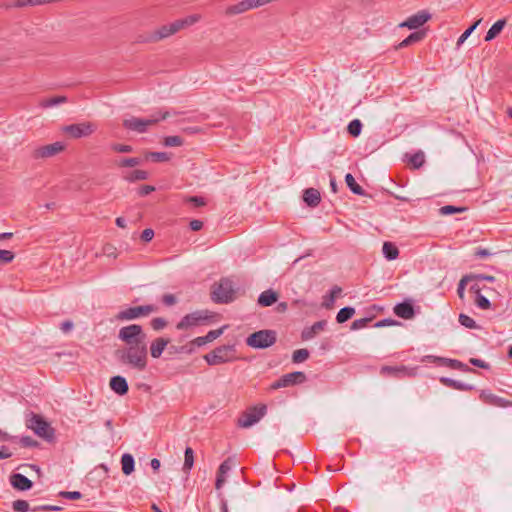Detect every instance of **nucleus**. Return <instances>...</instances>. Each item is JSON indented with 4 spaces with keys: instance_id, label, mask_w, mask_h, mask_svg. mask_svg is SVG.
<instances>
[{
    "instance_id": "f257e3e1",
    "label": "nucleus",
    "mask_w": 512,
    "mask_h": 512,
    "mask_svg": "<svg viewBox=\"0 0 512 512\" xmlns=\"http://www.w3.org/2000/svg\"><path fill=\"white\" fill-rule=\"evenodd\" d=\"M118 339L125 347L117 349V360L137 371H144L148 363L147 335L141 325L131 324L122 327L118 332Z\"/></svg>"
},
{
    "instance_id": "f03ea898",
    "label": "nucleus",
    "mask_w": 512,
    "mask_h": 512,
    "mask_svg": "<svg viewBox=\"0 0 512 512\" xmlns=\"http://www.w3.org/2000/svg\"><path fill=\"white\" fill-rule=\"evenodd\" d=\"M200 20V16L197 14L189 15L183 19L175 20L174 22L170 24L163 25L159 27L158 29L139 35L137 38V42L139 43H155L160 40L166 39L181 29H184L186 27H189L195 23H197Z\"/></svg>"
},
{
    "instance_id": "7ed1b4c3",
    "label": "nucleus",
    "mask_w": 512,
    "mask_h": 512,
    "mask_svg": "<svg viewBox=\"0 0 512 512\" xmlns=\"http://www.w3.org/2000/svg\"><path fill=\"white\" fill-rule=\"evenodd\" d=\"M157 311H158V307L153 304L127 307L125 309L120 310L115 315V320L120 321V322L135 320V319H138L141 317H147L150 314L157 312Z\"/></svg>"
},
{
    "instance_id": "20e7f679",
    "label": "nucleus",
    "mask_w": 512,
    "mask_h": 512,
    "mask_svg": "<svg viewBox=\"0 0 512 512\" xmlns=\"http://www.w3.org/2000/svg\"><path fill=\"white\" fill-rule=\"evenodd\" d=\"M234 294L233 282L228 278H222L213 285L211 298L215 303H229L233 301Z\"/></svg>"
},
{
    "instance_id": "39448f33",
    "label": "nucleus",
    "mask_w": 512,
    "mask_h": 512,
    "mask_svg": "<svg viewBox=\"0 0 512 512\" xmlns=\"http://www.w3.org/2000/svg\"><path fill=\"white\" fill-rule=\"evenodd\" d=\"M277 334L274 330H259L246 339V344L255 349H266L276 343Z\"/></svg>"
},
{
    "instance_id": "423d86ee",
    "label": "nucleus",
    "mask_w": 512,
    "mask_h": 512,
    "mask_svg": "<svg viewBox=\"0 0 512 512\" xmlns=\"http://www.w3.org/2000/svg\"><path fill=\"white\" fill-rule=\"evenodd\" d=\"M208 365H219L236 359L234 345H222L204 356Z\"/></svg>"
},
{
    "instance_id": "0eeeda50",
    "label": "nucleus",
    "mask_w": 512,
    "mask_h": 512,
    "mask_svg": "<svg viewBox=\"0 0 512 512\" xmlns=\"http://www.w3.org/2000/svg\"><path fill=\"white\" fill-rule=\"evenodd\" d=\"M170 115L169 112H164L158 117H152L150 119H141L131 117L123 120V127L138 133H145L150 126L157 124L160 120H165Z\"/></svg>"
},
{
    "instance_id": "6e6552de",
    "label": "nucleus",
    "mask_w": 512,
    "mask_h": 512,
    "mask_svg": "<svg viewBox=\"0 0 512 512\" xmlns=\"http://www.w3.org/2000/svg\"><path fill=\"white\" fill-rule=\"evenodd\" d=\"M26 425L39 437L46 440H52L54 438V429L42 416L38 414L31 413L30 417L27 419Z\"/></svg>"
},
{
    "instance_id": "1a4fd4ad",
    "label": "nucleus",
    "mask_w": 512,
    "mask_h": 512,
    "mask_svg": "<svg viewBox=\"0 0 512 512\" xmlns=\"http://www.w3.org/2000/svg\"><path fill=\"white\" fill-rule=\"evenodd\" d=\"M266 411L267 406L265 404H259L247 408L238 419V426L242 428L251 427L266 414Z\"/></svg>"
},
{
    "instance_id": "9d476101",
    "label": "nucleus",
    "mask_w": 512,
    "mask_h": 512,
    "mask_svg": "<svg viewBox=\"0 0 512 512\" xmlns=\"http://www.w3.org/2000/svg\"><path fill=\"white\" fill-rule=\"evenodd\" d=\"M96 125L92 122H81L62 127V132L73 139L88 137L96 131Z\"/></svg>"
},
{
    "instance_id": "9b49d317",
    "label": "nucleus",
    "mask_w": 512,
    "mask_h": 512,
    "mask_svg": "<svg viewBox=\"0 0 512 512\" xmlns=\"http://www.w3.org/2000/svg\"><path fill=\"white\" fill-rule=\"evenodd\" d=\"M212 315L209 314L207 310H197L190 314L185 315L176 325L178 330H186L193 326H198L203 324L205 321L209 320Z\"/></svg>"
},
{
    "instance_id": "f8f14e48",
    "label": "nucleus",
    "mask_w": 512,
    "mask_h": 512,
    "mask_svg": "<svg viewBox=\"0 0 512 512\" xmlns=\"http://www.w3.org/2000/svg\"><path fill=\"white\" fill-rule=\"evenodd\" d=\"M271 0H243L226 8L225 14L228 16L244 13L248 10L258 8L269 3Z\"/></svg>"
},
{
    "instance_id": "ddd939ff",
    "label": "nucleus",
    "mask_w": 512,
    "mask_h": 512,
    "mask_svg": "<svg viewBox=\"0 0 512 512\" xmlns=\"http://www.w3.org/2000/svg\"><path fill=\"white\" fill-rule=\"evenodd\" d=\"M64 149H65V145L62 142L58 141V142H54L52 144H48V145H44V146L35 148L31 152V157L34 160L49 158V157H53V156L61 153L62 151H64Z\"/></svg>"
},
{
    "instance_id": "4468645a",
    "label": "nucleus",
    "mask_w": 512,
    "mask_h": 512,
    "mask_svg": "<svg viewBox=\"0 0 512 512\" xmlns=\"http://www.w3.org/2000/svg\"><path fill=\"white\" fill-rule=\"evenodd\" d=\"M305 373L295 371L281 376L278 380L271 384V389L276 390L282 387H289L296 384H302L306 381Z\"/></svg>"
},
{
    "instance_id": "2eb2a0df",
    "label": "nucleus",
    "mask_w": 512,
    "mask_h": 512,
    "mask_svg": "<svg viewBox=\"0 0 512 512\" xmlns=\"http://www.w3.org/2000/svg\"><path fill=\"white\" fill-rule=\"evenodd\" d=\"M380 374L383 376H390L394 378H405V377H415L416 376V368H409L404 365L400 366H382L380 369Z\"/></svg>"
},
{
    "instance_id": "dca6fc26",
    "label": "nucleus",
    "mask_w": 512,
    "mask_h": 512,
    "mask_svg": "<svg viewBox=\"0 0 512 512\" xmlns=\"http://www.w3.org/2000/svg\"><path fill=\"white\" fill-rule=\"evenodd\" d=\"M431 19V14L425 10L419 11L418 13L408 17L404 22L399 24V27L418 29L423 26L427 21Z\"/></svg>"
},
{
    "instance_id": "f3484780",
    "label": "nucleus",
    "mask_w": 512,
    "mask_h": 512,
    "mask_svg": "<svg viewBox=\"0 0 512 512\" xmlns=\"http://www.w3.org/2000/svg\"><path fill=\"white\" fill-rule=\"evenodd\" d=\"M479 398L485 404L507 408L512 406V401L493 394L490 390H481Z\"/></svg>"
},
{
    "instance_id": "a211bd4d",
    "label": "nucleus",
    "mask_w": 512,
    "mask_h": 512,
    "mask_svg": "<svg viewBox=\"0 0 512 512\" xmlns=\"http://www.w3.org/2000/svg\"><path fill=\"white\" fill-rule=\"evenodd\" d=\"M393 310L398 317L405 320L412 319L415 316L414 306L409 300L396 304Z\"/></svg>"
},
{
    "instance_id": "6ab92c4d",
    "label": "nucleus",
    "mask_w": 512,
    "mask_h": 512,
    "mask_svg": "<svg viewBox=\"0 0 512 512\" xmlns=\"http://www.w3.org/2000/svg\"><path fill=\"white\" fill-rule=\"evenodd\" d=\"M10 483L13 486V488L19 491L29 490L33 485V482L30 479H28L25 475L20 473H15L11 475Z\"/></svg>"
},
{
    "instance_id": "aec40b11",
    "label": "nucleus",
    "mask_w": 512,
    "mask_h": 512,
    "mask_svg": "<svg viewBox=\"0 0 512 512\" xmlns=\"http://www.w3.org/2000/svg\"><path fill=\"white\" fill-rule=\"evenodd\" d=\"M327 326L326 320L315 322L312 326L306 327L301 333V338L304 341L314 338L319 332L323 331Z\"/></svg>"
},
{
    "instance_id": "412c9836",
    "label": "nucleus",
    "mask_w": 512,
    "mask_h": 512,
    "mask_svg": "<svg viewBox=\"0 0 512 512\" xmlns=\"http://www.w3.org/2000/svg\"><path fill=\"white\" fill-rule=\"evenodd\" d=\"M110 388L118 395L123 396L127 394L129 387L126 379L122 376H113L110 379Z\"/></svg>"
},
{
    "instance_id": "4be33fe9",
    "label": "nucleus",
    "mask_w": 512,
    "mask_h": 512,
    "mask_svg": "<svg viewBox=\"0 0 512 512\" xmlns=\"http://www.w3.org/2000/svg\"><path fill=\"white\" fill-rule=\"evenodd\" d=\"M169 342L170 340L168 338L158 337L154 339L150 344V354L152 358H159Z\"/></svg>"
},
{
    "instance_id": "5701e85b",
    "label": "nucleus",
    "mask_w": 512,
    "mask_h": 512,
    "mask_svg": "<svg viewBox=\"0 0 512 512\" xmlns=\"http://www.w3.org/2000/svg\"><path fill=\"white\" fill-rule=\"evenodd\" d=\"M303 200L309 207H317L321 201L320 192L315 188H307L303 192Z\"/></svg>"
},
{
    "instance_id": "b1692460",
    "label": "nucleus",
    "mask_w": 512,
    "mask_h": 512,
    "mask_svg": "<svg viewBox=\"0 0 512 512\" xmlns=\"http://www.w3.org/2000/svg\"><path fill=\"white\" fill-rule=\"evenodd\" d=\"M438 360L441 363V365L447 366L451 369L459 370L462 372H469V373L476 372L473 368L469 367L468 365L462 363L461 361H459L457 359L445 358V359H438Z\"/></svg>"
},
{
    "instance_id": "393cba45",
    "label": "nucleus",
    "mask_w": 512,
    "mask_h": 512,
    "mask_svg": "<svg viewBox=\"0 0 512 512\" xmlns=\"http://www.w3.org/2000/svg\"><path fill=\"white\" fill-rule=\"evenodd\" d=\"M278 300V293L272 289L263 291L258 297V304L262 307H268L276 303Z\"/></svg>"
},
{
    "instance_id": "a878e982",
    "label": "nucleus",
    "mask_w": 512,
    "mask_h": 512,
    "mask_svg": "<svg viewBox=\"0 0 512 512\" xmlns=\"http://www.w3.org/2000/svg\"><path fill=\"white\" fill-rule=\"evenodd\" d=\"M440 382L452 389L459 390V391H471L474 389L473 385L462 383L460 381L448 378V377H441Z\"/></svg>"
},
{
    "instance_id": "bb28decb",
    "label": "nucleus",
    "mask_w": 512,
    "mask_h": 512,
    "mask_svg": "<svg viewBox=\"0 0 512 512\" xmlns=\"http://www.w3.org/2000/svg\"><path fill=\"white\" fill-rule=\"evenodd\" d=\"M507 24V21L506 19H500L498 21H496L491 27L490 29L487 31L486 35H485V38L484 40L486 42H490L492 41L493 39H495L501 32L502 30L504 29V27L506 26Z\"/></svg>"
},
{
    "instance_id": "cd10ccee",
    "label": "nucleus",
    "mask_w": 512,
    "mask_h": 512,
    "mask_svg": "<svg viewBox=\"0 0 512 512\" xmlns=\"http://www.w3.org/2000/svg\"><path fill=\"white\" fill-rule=\"evenodd\" d=\"M341 287L335 285L330 290L329 294L323 297L322 306L326 309H331L334 306L336 298L341 294Z\"/></svg>"
},
{
    "instance_id": "c85d7f7f",
    "label": "nucleus",
    "mask_w": 512,
    "mask_h": 512,
    "mask_svg": "<svg viewBox=\"0 0 512 512\" xmlns=\"http://www.w3.org/2000/svg\"><path fill=\"white\" fill-rule=\"evenodd\" d=\"M425 36L423 31H416L411 33L408 37L402 40L397 46L396 49H401L412 45L413 43L421 41Z\"/></svg>"
},
{
    "instance_id": "c756f323",
    "label": "nucleus",
    "mask_w": 512,
    "mask_h": 512,
    "mask_svg": "<svg viewBox=\"0 0 512 512\" xmlns=\"http://www.w3.org/2000/svg\"><path fill=\"white\" fill-rule=\"evenodd\" d=\"M121 465H122V472L127 476L130 475L134 471V468H135L134 457L129 453L123 454L121 457Z\"/></svg>"
},
{
    "instance_id": "7c9ffc66",
    "label": "nucleus",
    "mask_w": 512,
    "mask_h": 512,
    "mask_svg": "<svg viewBox=\"0 0 512 512\" xmlns=\"http://www.w3.org/2000/svg\"><path fill=\"white\" fill-rule=\"evenodd\" d=\"M67 101H68V99H67L66 96L58 95V96H54V97H51V98L42 99L39 102V106L41 108L46 109V108H51V107L56 106V105L64 104Z\"/></svg>"
},
{
    "instance_id": "2f4dec72",
    "label": "nucleus",
    "mask_w": 512,
    "mask_h": 512,
    "mask_svg": "<svg viewBox=\"0 0 512 512\" xmlns=\"http://www.w3.org/2000/svg\"><path fill=\"white\" fill-rule=\"evenodd\" d=\"M382 252L384 257L389 261L395 260L399 255L397 246L392 242H384Z\"/></svg>"
},
{
    "instance_id": "473e14b6",
    "label": "nucleus",
    "mask_w": 512,
    "mask_h": 512,
    "mask_svg": "<svg viewBox=\"0 0 512 512\" xmlns=\"http://www.w3.org/2000/svg\"><path fill=\"white\" fill-rule=\"evenodd\" d=\"M345 182L349 189L356 195H365L364 189L356 182L352 174L348 173L345 176Z\"/></svg>"
},
{
    "instance_id": "72a5a7b5",
    "label": "nucleus",
    "mask_w": 512,
    "mask_h": 512,
    "mask_svg": "<svg viewBox=\"0 0 512 512\" xmlns=\"http://www.w3.org/2000/svg\"><path fill=\"white\" fill-rule=\"evenodd\" d=\"M149 174L144 170H133L124 176V179L128 182H136L141 180H146Z\"/></svg>"
},
{
    "instance_id": "f704fd0d",
    "label": "nucleus",
    "mask_w": 512,
    "mask_h": 512,
    "mask_svg": "<svg viewBox=\"0 0 512 512\" xmlns=\"http://www.w3.org/2000/svg\"><path fill=\"white\" fill-rule=\"evenodd\" d=\"M355 314V309L353 307H344L341 308L336 316V321L338 323H344L348 321Z\"/></svg>"
},
{
    "instance_id": "c9c22d12",
    "label": "nucleus",
    "mask_w": 512,
    "mask_h": 512,
    "mask_svg": "<svg viewBox=\"0 0 512 512\" xmlns=\"http://www.w3.org/2000/svg\"><path fill=\"white\" fill-rule=\"evenodd\" d=\"M194 465V451L191 447H186L184 452L183 471L189 472Z\"/></svg>"
},
{
    "instance_id": "e433bc0d",
    "label": "nucleus",
    "mask_w": 512,
    "mask_h": 512,
    "mask_svg": "<svg viewBox=\"0 0 512 512\" xmlns=\"http://www.w3.org/2000/svg\"><path fill=\"white\" fill-rule=\"evenodd\" d=\"M146 159L153 162H167L171 159V156L167 152H149L146 155Z\"/></svg>"
},
{
    "instance_id": "4c0bfd02",
    "label": "nucleus",
    "mask_w": 512,
    "mask_h": 512,
    "mask_svg": "<svg viewBox=\"0 0 512 512\" xmlns=\"http://www.w3.org/2000/svg\"><path fill=\"white\" fill-rule=\"evenodd\" d=\"M424 162H425V156L422 151H418V152L414 153L409 158V163L413 166V168H416V169L423 166Z\"/></svg>"
},
{
    "instance_id": "58836bf2",
    "label": "nucleus",
    "mask_w": 512,
    "mask_h": 512,
    "mask_svg": "<svg viewBox=\"0 0 512 512\" xmlns=\"http://www.w3.org/2000/svg\"><path fill=\"white\" fill-rule=\"evenodd\" d=\"M184 143V140L182 137L180 136H177V135H173V136H166L164 139H163V144L166 146V147H179V146H182Z\"/></svg>"
},
{
    "instance_id": "ea45409f",
    "label": "nucleus",
    "mask_w": 512,
    "mask_h": 512,
    "mask_svg": "<svg viewBox=\"0 0 512 512\" xmlns=\"http://www.w3.org/2000/svg\"><path fill=\"white\" fill-rule=\"evenodd\" d=\"M474 280V276L473 274H470V275H465L461 278V280L459 281L458 283V287H457V294L459 296L460 299H463L464 298V291H465V286L470 282Z\"/></svg>"
},
{
    "instance_id": "a19ab883",
    "label": "nucleus",
    "mask_w": 512,
    "mask_h": 512,
    "mask_svg": "<svg viewBox=\"0 0 512 512\" xmlns=\"http://www.w3.org/2000/svg\"><path fill=\"white\" fill-rule=\"evenodd\" d=\"M347 130H348L349 134L352 135L353 137L359 136L361 133V130H362L361 121L359 119L352 120L348 124Z\"/></svg>"
},
{
    "instance_id": "79ce46f5",
    "label": "nucleus",
    "mask_w": 512,
    "mask_h": 512,
    "mask_svg": "<svg viewBox=\"0 0 512 512\" xmlns=\"http://www.w3.org/2000/svg\"><path fill=\"white\" fill-rule=\"evenodd\" d=\"M309 358V351L305 348L295 350L292 354V361L294 363H302Z\"/></svg>"
},
{
    "instance_id": "37998d69",
    "label": "nucleus",
    "mask_w": 512,
    "mask_h": 512,
    "mask_svg": "<svg viewBox=\"0 0 512 512\" xmlns=\"http://www.w3.org/2000/svg\"><path fill=\"white\" fill-rule=\"evenodd\" d=\"M482 19H478L475 21L469 28H467L461 36L457 40V46L462 45L465 40L471 35V33L477 28V26L481 23Z\"/></svg>"
},
{
    "instance_id": "c03bdc74",
    "label": "nucleus",
    "mask_w": 512,
    "mask_h": 512,
    "mask_svg": "<svg viewBox=\"0 0 512 512\" xmlns=\"http://www.w3.org/2000/svg\"><path fill=\"white\" fill-rule=\"evenodd\" d=\"M459 323L469 329H478L479 326L476 324L474 319H472L470 316L461 313L459 315Z\"/></svg>"
},
{
    "instance_id": "a18cd8bd",
    "label": "nucleus",
    "mask_w": 512,
    "mask_h": 512,
    "mask_svg": "<svg viewBox=\"0 0 512 512\" xmlns=\"http://www.w3.org/2000/svg\"><path fill=\"white\" fill-rule=\"evenodd\" d=\"M142 163V159L138 157H132V158H123L119 162H117V165L119 167H135Z\"/></svg>"
},
{
    "instance_id": "49530a36",
    "label": "nucleus",
    "mask_w": 512,
    "mask_h": 512,
    "mask_svg": "<svg viewBox=\"0 0 512 512\" xmlns=\"http://www.w3.org/2000/svg\"><path fill=\"white\" fill-rule=\"evenodd\" d=\"M15 512H28L31 511L29 503L26 500H15L12 504Z\"/></svg>"
},
{
    "instance_id": "de8ad7c7",
    "label": "nucleus",
    "mask_w": 512,
    "mask_h": 512,
    "mask_svg": "<svg viewBox=\"0 0 512 512\" xmlns=\"http://www.w3.org/2000/svg\"><path fill=\"white\" fill-rule=\"evenodd\" d=\"M474 302L476 306L482 310H487L491 307V302L489 301V299H487L482 294H478L477 296H475Z\"/></svg>"
},
{
    "instance_id": "09e8293b",
    "label": "nucleus",
    "mask_w": 512,
    "mask_h": 512,
    "mask_svg": "<svg viewBox=\"0 0 512 512\" xmlns=\"http://www.w3.org/2000/svg\"><path fill=\"white\" fill-rule=\"evenodd\" d=\"M186 203H190L193 207H202L206 205V201L201 196H188L184 199Z\"/></svg>"
},
{
    "instance_id": "8fccbe9b",
    "label": "nucleus",
    "mask_w": 512,
    "mask_h": 512,
    "mask_svg": "<svg viewBox=\"0 0 512 512\" xmlns=\"http://www.w3.org/2000/svg\"><path fill=\"white\" fill-rule=\"evenodd\" d=\"M466 208L456 207L453 205H445L440 208V213L442 215H450L453 213L463 212Z\"/></svg>"
},
{
    "instance_id": "3c124183",
    "label": "nucleus",
    "mask_w": 512,
    "mask_h": 512,
    "mask_svg": "<svg viewBox=\"0 0 512 512\" xmlns=\"http://www.w3.org/2000/svg\"><path fill=\"white\" fill-rule=\"evenodd\" d=\"M150 325L155 331H159L167 326V321L162 317H157L151 320Z\"/></svg>"
},
{
    "instance_id": "603ef678",
    "label": "nucleus",
    "mask_w": 512,
    "mask_h": 512,
    "mask_svg": "<svg viewBox=\"0 0 512 512\" xmlns=\"http://www.w3.org/2000/svg\"><path fill=\"white\" fill-rule=\"evenodd\" d=\"M372 320V318H361V319H356L352 322L351 324V329L352 330H358V329H362L364 327L367 326V324Z\"/></svg>"
},
{
    "instance_id": "864d4df0",
    "label": "nucleus",
    "mask_w": 512,
    "mask_h": 512,
    "mask_svg": "<svg viewBox=\"0 0 512 512\" xmlns=\"http://www.w3.org/2000/svg\"><path fill=\"white\" fill-rule=\"evenodd\" d=\"M111 149L118 153H130L133 151L132 146L126 144L114 143L111 145Z\"/></svg>"
},
{
    "instance_id": "5fc2aeb1",
    "label": "nucleus",
    "mask_w": 512,
    "mask_h": 512,
    "mask_svg": "<svg viewBox=\"0 0 512 512\" xmlns=\"http://www.w3.org/2000/svg\"><path fill=\"white\" fill-rule=\"evenodd\" d=\"M15 255L9 250H0V262L7 264L13 261Z\"/></svg>"
},
{
    "instance_id": "6e6d98bb",
    "label": "nucleus",
    "mask_w": 512,
    "mask_h": 512,
    "mask_svg": "<svg viewBox=\"0 0 512 512\" xmlns=\"http://www.w3.org/2000/svg\"><path fill=\"white\" fill-rule=\"evenodd\" d=\"M59 496L69 500H78L82 494L79 491H61Z\"/></svg>"
},
{
    "instance_id": "4d7b16f0",
    "label": "nucleus",
    "mask_w": 512,
    "mask_h": 512,
    "mask_svg": "<svg viewBox=\"0 0 512 512\" xmlns=\"http://www.w3.org/2000/svg\"><path fill=\"white\" fill-rule=\"evenodd\" d=\"M62 508L57 505H40L33 507L31 512H39V511H60Z\"/></svg>"
},
{
    "instance_id": "13d9d810",
    "label": "nucleus",
    "mask_w": 512,
    "mask_h": 512,
    "mask_svg": "<svg viewBox=\"0 0 512 512\" xmlns=\"http://www.w3.org/2000/svg\"><path fill=\"white\" fill-rule=\"evenodd\" d=\"M223 333V328H220V329H216V330H211L209 331L205 336V340L207 343L209 342H212L214 341L215 339H217L218 337L221 336V334Z\"/></svg>"
},
{
    "instance_id": "bf43d9fd",
    "label": "nucleus",
    "mask_w": 512,
    "mask_h": 512,
    "mask_svg": "<svg viewBox=\"0 0 512 512\" xmlns=\"http://www.w3.org/2000/svg\"><path fill=\"white\" fill-rule=\"evenodd\" d=\"M232 463L233 460L231 458L224 460L218 468L220 474H227L232 468Z\"/></svg>"
},
{
    "instance_id": "052dcab7",
    "label": "nucleus",
    "mask_w": 512,
    "mask_h": 512,
    "mask_svg": "<svg viewBox=\"0 0 512 512\" xmlns=\"http://www.w3.org/2000/svg\"><path fill=\"white\" fill-rule=\"evenodd\" d=\"M20 443L23 447H37L39 443L30 436H23L20 439Z\"/></svg>"
},
{
    "instance_id": "680f3d73",
    "label": "nucleus",
    "mask_w": 512,
    "mask_h": 512,
    "mask_svg": "<svg viewBox=\"0 0 512 512\" xmlns=\"http://www.w3.org/2000/svg\"><path fill=\"white\" fill-rule=\"evenodd\" d=\"M153 191H155V187L154 186H151V185H143L141 186L137 193L139 196L141 197H144V196H147L149 195L150 193H152Z\"/></svg>"
},
{
    "instance_id": "e2e57ef3",
    "label": "nucleus",
    "mask_w": 512,
    "mask_h": 512,
    "mask_svg": "<svg viewBox=\"0 0 512 512\" xmlns=\"http://www.w3.org/2000/svg\"><path fill=\"white\" fill-rule=\"evenodd\" d=\"M140 237L143 242H149L154 237V231L151 228H146L142 231Z\"/></svg>"
},
{
    "instance_id": "0e129e2a",
    "label": "nucleus",
    "mask_w": 512,
    "mask_h": 512,
    "mask_svg": "<svg viewBox=\"0 0 512 512\" xmlns=\"http://www.w3.org/2000/svg\"><path fill=\"white\" fill-rule=\"evenodd\" d=\"M469 363L472 364L473 366H476V367H479V368H482V369H489V364L481 359H478V358H470L469 359Z\"/></svg>"
},
{
    "instance_id": "69168bd1",
    "label": "nucleus",
    "mask_w": 512,
    "mask_h": 512,
    "mask_svg": "<svg viewBox=\"0 0 512 512\" xmlns=\"http://www.w3.org/2000/svg\"><path fill=\"white\" fill-rule=\"evenodd\" d=\"M397 324H399V323L396 320L387 318V319H383V320L376 322L374 327L381 328V327L392 326V325H397Z\"/></svg>"
},
{
    "instance_id": "338daca9",
    "label": "nucleus",
    "mask_w": 512,
    "mask_h": 512,
    "mask_svg": "<svg viewBox=\"0 0 512 512\" xmlns=\"http://www.w3.org/2000/svg\"><path fill=\"white\" fill-rule=\"evenodd\" d=\"M176 297L173 294H164L162 296V302L166 306H172L176 303Z\"/></svg>"
},
{
    "instance_id": "774afa93",
    "label": "nucleus",
    "mask_w": 512,
    "mask_h": 512,
    "mask_svg": "<svg viewBox=\"0 0 512 512\" xmlns=\"http://www.w3.org/2000/svg\"><path fill=\"white\" fill-rule=\"evenodd\" d=\"M189 227L192 231H199L203 227V222L197 219L191 220L189 223Z\"/></svg>"
}]
</instances>
